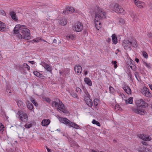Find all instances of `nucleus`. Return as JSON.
I'll return each instance as SVG.
<instances>
[{
    "instance_id": "603ef678",
    "label": "nucleus",
    "mask_w": 152,
    "mask_h": 152,
    "mask_svg": "<svg viewBox=\"0 0 152 152\" xmlns=\"http://www.w3.org/2000/svg\"><path fill=\"white\" fill-rule=\"evenodd\" d=\"M135 60L137 63H138L139 61V59L137 58H136Z\"/></svg>"
},
{
    "instance_id": "20e7f679",
    "label": "nucleus",
    "mask_w": 152,
    "mask_h": 152,
    "mask_svg": "<svg viewBox=\"0 0 152 152\" xmlns=\"http://www.w3.org/2000/svg\"><path fill=\"white\" fill-rule=\"evenodd\" d=\"M60 121L65 124L67 125L70 127H73L75 129H77L79 126L76 124L66 118H59Z\"/></svg>"
},
{
    "instance_id": "2eb2a0df",
    "label": "nucleus",
    "mask_w": 152,
    "mask_h": 152,
    "mask_svg": "<svg viewBox=\"0 0 152 152\" xmlns=\"http://www.w3.org/2000/svg\"><path fill=\"white\" fill-rule=\"evenodd\" d=\"M74 70L76 73L81 74L82 72V68L79 65H76L74 67Z\"/></svg>"
},
{
    "instance_id": "4468645a",
    "label": "nucleus",
    "mask_w": 152,
    "mask_h": 152,
    "mask_svg": "<svg viewBox=\"0 0 152 152\" xmlns=\"http://www.w3.org/2000/svg\"><path fill=\"white\" fill-rule=\"evenodd\" d=\"M123 46L125 49H127L128 48H130L131 46V43L129 41L127 40H125L123 41Z\"/></svg>"
},
{
    "instance_id": "79ce46f5",
    "label": "nucleus",
    "mask_w": 152,
    "mask_h": 152,
    "mask_svg": "<svg viewBox=\"0 0 152 152\" xmlns=\"http://www.w3.org/2000/svg\"><path fill=\"white\" fill-rule=\"evenodd\" d=\"M135 76L137 79L138 80V77H139V73L138 72H136L134 74Z\"/></svg>"
},
{
    "instance_id": "c9c22d12",
    "label": "nucleus",
    "mask_w": 152,
    "mask_h": 152,
    "mask_svg": "<svg viewBox=\"0 0 152 152\" xmlns=\"http://www.w3.org/2000/svg\"><path fill=\"white\" fill-rule=\"evenodd\" d=\"M4 128V126L1 124L0 123V133L3 132V129Z\"/></svg>"
},
{
    "instance_id": "13d9d810",
    "label": "nucleus",
    "mask_w": 152,
    "mask_h": 152,
    "mask_svg": "<svg viewBox=\"0 0 152 152\" xmlns=\"http://www.w3.org/2000/svg\"><path fill=\"white\" fill-rule=\"evenodd\" d=\"M57 42V40L56 39H55L53 40V42L54 43H56Z\"/></svg>"
},
{
    "instance_id": "5fc2aeb1",
    "label": "nucleus",
    "mask_w": 152,
    "mask_h": 152,
    "mask_svg": "<svg viewBox=\"0 0 152 152\" xmlns=\"http://www.w3.org/2000/svg\"><path fill=\"white\" fill-rule=\"evenodd\" d=\"M47 149V151L48 152H50V150L47 147H46Z\"/></svg>"
},
{
    "instance_id": "9b49d317",
    "label": "nucleus",
    "mask_w": 152,
    "mask_h": 152,
    "mask_svg": "<svg viewBox=\"0 0 152 152\" xmlns=\"http://www.w3.org/2000/svg\"><path fill=\"white\" fill-rule=\"evenodd\" d=\"M132 111L134 113L141 115H144L146 113V112L143 109H138L132 107Z\"/></svg>"
},
{
    "instance_id": "3c124183",
    "label": "nucleus",
    "mask_w": 152,
    "mask_h": 152,
    "mask_svg": "<svg viewBox=\"0 0 152 152\" xmlns=\"http://www.w3.org/2000/svg\"><path fill=\"white\" fill-rule=\"evenodd\" d=\"M1 13L4 15H6V13L4 11H2L1 12Z\"/></svg>"
},
{
    "instance_id": "a878e982",
    "label": "nucleus",
    "mask_w": 152,
    "mask_h": 152,
    "mask_svg": "<svg viewBox=\"0 0 152 152\" xmlns=\"http://www.w3.org/2000/svg\"><path fill=\"white\" fill-rule=\"evenodd\" d=\"M59 21V23L63 26L66 25L67 22L65 18L62 19Z\"/></svg>"
},
{
    "instance_id": "2f4dec72",
    "label": "nucleus",
    "mask_w": 152,
    "mask_h": 152,
    "mask_svg": "<svg viewBox=\"0 0 152 152\" xmlns=\"http://www.w3.org/2000/svg\"><path fill=\"white\" fill-rule=\"evenodd\" d=\"M130 42L131 43V45H132L133 47H136L137 46V42L136 41L133 40Z\"/></svg>"
},
{
    "instance_id": "e2e57ef3",
    "label": "nucleus",
    "mask_w": 152,
    "mask_h": 152,
    "mask_svg": "<svg viewBox=\"0 0 152 152\" xmlns=\"http://www.w3.org/2000/svg\"><path fill=\"white\" fill-rule=\"evenodd\" d=\"M74 95L76 97H77V94H74Z\"/></svg>"
},
{
    "instance_id": "5701e85b",
    "label": "nucleus",
    "mask_w": 152,
    "mask_h": 152,
    "mask_svg": "<svg viewBox=\"0 0 152 152\" xmlns=\"http://www.w3.org/2000/svg\"><path fill=\"white\" fill-rule=\"evenodd\" d=\"M17 104L20 108H23L25 106V104L22 101L19 100Z\"/></svg>"
},
{
    "instance_id": "49530a36",
    "label": "nucleus",
    "mask_w": 152,
    "mask_h": 152,
    "mask_svg": "<svg viewBox=\"0 0 152 152\" xmlns=\"http://www.w3.org/2000/svg\"><path fill=\"white\" fill-rule=\"evenodd\" d=\"M145 65L148 68H151V66L150 65L148 64L147 63H145Z\"/></svg>"
},
{
    "instance_id": "a18cd8bd",
    "label": "nucleus",
    "mask_w": 152,
    "mask_h": 152,
    "mask_svg": "<svg viewBox=\"0 0 152 152\" xmlns=\"http://www.w3.org/2000/svg\"><path fill=\"white\" fill-rule=\"evenodd\" d=\"M66 37L67 38H70L72 39H73L74 38V36L73 35H71L68 36H66Z\"/></svg>"
},
{
    "instance_id": "6e6552de",
    "label": "nucleus",
    "mask_w": 152,
    "mask_h": 152,
    "mask_svg": "<svg viewBox=\"0 0 152 152\" xmlns=\"http://www.w3.org/2000/svg\"><path fill=\"white\" fill-rule=\"evenodd\" d=\"M142 94L147 97L151 98L152 97L151 94L149 90L146 87H144L141 90Z\"/></svg>"
},
{
    "instance_id": "c85d7f7f",
    "label": "nucleus",
    "mask_w": 152,
    "mask_h": 152,
    "mask_svg": "<svg viewBox=\"0 0 152 152\" xmlns=\"http://www.w3.org/2000/svg\"><path fill=\"white\" fill-rule=\"evenodd\" d=\"M34 73L35 75L38 77H42V75L37 71H34Z\"/></svg>"
},
{
    "instance_id": "bb28decb",
    "label": "nucleus",
    "mask_w": 152,
    "mask_h": 152,
    "mask_svg": "<svg viewBox=\"0 0 152 152\" xmlns=\"http://www.w3.org/2000/svg\"><path fill=\"white\" fill-rule=\"evenodd\" d=\"M26 104L27 107L30 110H32L33 108V106L32 104L30 103L29 101H27Z\"/></svg>"
},
{
    "instance_id": "72a5a7b5",
    "label": "nucleus",
    "mask_w": 152,
    "mask_h": 152,
    "mask_svg": "<svg viewBox=\"0 0 152 152\" xmlns=\"http://www.w3.org/2000/svg\"><path fill=\"white\" fill-rule=\"evenodd\" d=\"M130 15L131 17L133 19V20H134V19L136 17V15L134 12H131L130 13Z\"/></svg>"
},
{
    "instance_id": "338daca9",
    "label": "nucleus",
    "mask_w": 152,
    "mask_h": 152,
    "mask_svg": "<svg viewBox=\"0 0 152 152\" xmlns=\"http://www.w3.org/2000/svg\"><path fill=\"white\" fill-rule=\"evenodd\" d=\"M37 42V41H36V40L35 41V42Z\"/></svg>"
},
{
    "instance_id": "a19ab883",
    "label": "nucleus",
    "mask_w": 152,
    "mask_h": 152,
    "mask_svg": "<svg viewBox=\"0 0 152 152\" xmlns=\"http://www.w3.org/2000/svg\"><path fill=\"white\" fill-rule=\"evenodd\" d=\"M6 91L7 93H8V94H7L9 95L10 96L11 95V91L9 89H6Z\"/></svg>"
},
{
    "instance_id": "4c0bfd02",
    "label": "nucleus",
    "mask_w": 152,
    "mask_h": 152,
    "mask_svg": "<svg viewBox=\"0 0 152 152\" xmlns=\"http://www.w3.org/2000/svg\"><path fill=\"white\" fill-rule=\"evenodd\" d=\"M109 89L110 93L112 94L113 93L114 91V89L111 86H110L109 87Z\"/></svg>"
},
{
    "instance_id": "cd10ccee",
    "label": "nucleus",
    "mask_w": 152,
    "mask_h": 152,
    "mask_svg": "<svg viewBox=\"0 0 152 152\" xmlns=\"http://www.w3.org/2000/svg\"><path fill=\"white\" fill-rule=\"evenodd\" d=\"M133 98L132 97H130L128 99L125 100L126 103V104H132L133 103Z\"/></svg>"
},
{
    "instance_id": "393cba45",
    "label": "nucleus",
    "mask_w": 152,
    "mask_h": 152,
    "mask_svg": "<svg viewBox=\"0 0 152 152\" xmlns=\"http://www.w3.org/2000/svg\"><path fill=\"white\" fill-rule=\"evenodd\" d=\"M84 81L88 86H91L92 85V83L90 79L86 77L84 79Z\"/></svg>"
},
{
    "instance_id": "58836bf2",
    "label": "nucleus",
    "mask_w": 152,
    "mask_h": 152,
    "mask_svg": "<svg viewBox=\"0 0 152 152\" xmlns=\"http://www.w3.org/2000/svg\"><path fill=\"white\" fill-rule=\"evenodd\" d=\"M142 54L144 57L145 58H147L148 57V55L147 53L145 52H143Z\"/></svg>"
},
{
    "instance_id": "de8ad7c7",
    "label": "nucleus",
    "mask_w": 152,
    "mask_h": 152,
    "mask_svg": "<svg viewBox=\"0 0 152 152\" xmlns=\"http://www.w3.org/2000/svg\"><path fill=\"white\" fill-rule=\"evenodd\" d=\"M148 36L149 38L152 37V33H148Z\"/></svg>"
},
{
    "instance_id": "f8f14e48",
    "label": "nucleus",
    "mask_w": 152,
    "mask_h": 152,
    "mask_svg": "<svg viewBox=\"0 0 152 152\" xmlns=\"http://www.w3.org/2000/svg\"><path fill=\"white\" fill-rule=\"evenodd\" d=\"M137 137L140 139L145 141H150L151 139L149 136L143 134H139Z\"/></svg>"
},
{
    "instance_id": "473e14b6",
    "label": "nucleus",
    "mask_w": 152,
    "mask_h": 152,
    "mask_svg": "<svg viewBox=\"0 0 152 152\" xmlns=\"http://www.w3.org/2000/svg\"><path fill=\"white\" fill-rule=\"evenodd\" d=\"M23 67L26 69L28 70H30V68L29 66H28L27 64L26 63H24L23 65Z\"/></svg>"
},
{
    "instance_id": "1a4fd4ad",
    "label": "nucleus",
    "mask_w": 152,
    "mask_h": 152,
    "mask_svg": "<svg viewBox=\"0 0 152 152\" xmlns=\"http://www.w3.org/2000/svg\"><path fill=\"white\" fill-rule=\"evenodd\" d=\"M73 28L77 32L81 31L83 28V25L80 22H77L75 24Z\"/></svg>"
},
{
    "instance_id": "e433bc0d",
    "label": "nucleus",
    "mask_w": 152,
    "mask_h": 152,
    "mask_svg": "<svg viewBox=\"0 0 152 152\" xmlns=\"http://www.w3.org/2000/svg\"><path fill=\"white\" fill-rule=\"evenodd\" d=\"M32 126L31 124H28V123L26 124H25V126L26 128H29L31 127Z\"/></svg>"
},
{
    "instance_id": "f03ea898",
    "label": "nucleus",
    "mask_w": 152,
    "mask_h": 152,
    "mask_svg": "<svg viewBox=\"0 0 152 152\" xmlns=\"http://www.w3.org/2000/svg\"><path fill=\"white\" fill-rule=\"evenodd\" d=\"M56 101H53L52 102V105L54 107H56L57 106L58 108L57 109L58 111H62L64 113L67 114L68 112L65 108V107L64 105L63 104L61 101L59 99H57Z\"/></svg>"
},
{
    "instance_id": "ea45409f",
    "label": "nucleus",
    "mask_w": 152,
    "mask_h": 152,
    "mask_svg": "<svg viewBox=\"0 0 152 152\" xmlns=\"http://www.w3.org/2000/svg\"><path fill=\"white\" fill-rule=\"evenodd\" d=\"M119 21L122 24H123L125 22L124 20L121 18L119 19Z\"/></svg>"
},
{
    "instance_id": "f3484780",
    "label": "nucleus",
    "mask_w": 152,
    "mask_h": 152,
    "mask_svg": "<svg viewBox=\"0 0 152 152\" xmlns=\"http://www.w3.org/2000/svg\"><path fill=\"white\" fill-rule=\"evenodd\" d=\"M42 65L47 71L50 72L51 71V68L48 64L43 62L42 63Z\"/></svg>"
},
{
    "instance_id": "b1692460",
    "label": "nucleus",
    "mask_w": 152,
    "mask_h": 152,
    "mask_svg": "<svg viewBox=\"0 0 152 152\" xmlns=\"http://www.w3.org/2000/svg\"><path fill=\"white\" fill-rule=\"evenodd\" d=\"M95 24L96 28L97 30H99V29L101 28V23L99 22V21H97L96 20H95Z\"/></svg>"
},
{
    "instance_id": "6ab92c4d",
    "label": "nucleus",
    "mask_w": 152,
    "mask_h": 152,
    "mask_svg": "<svg viewBox=\"0 0 152 152\" xmlns=\"http://www.w3.org/2000/svg\"><path fill=\"white\" fill-rule=\"evenodd\" d=\"M5 24L0 21V31H5Z\"/></svg>"
},
{
    "instance_id": "7c9ffc66",
    "label": "nucleus",
    "mask_w": 152,
    "mask_h": 152,
    "mask_svg": "<svg viewBox=\"0 0 152 152\" xmlns=\"http://www.w3.org/2000/svg\"><path fill=\"white\" fill-rule=\"evenodd\" d=\"M92 123L93 124H96L99 126H100V123L98 121H96L95 120H93L92 121Z\"/></svg>"
},
{
    "instance_id": "c03bdc74",
    "label": "nucleus",
    "mask_w": 152,
    "mask_h": 152,
    "mask_svg": "<svg viewBox=\"0 0 152 152\" xmlns=\"http://www.w3.org/2000/svg\"><path fill=\"white\" fill-rule=\"evenodd\" d=\"M76 91L78 92H81V89L78 87H77L76 88Z\"/></svg>"
},
{
    "instance_id": "aec40b11",
    "label": "nucleus",
    "mask_w": 152,
    "mask_h": 152,
    "mask_svg": "<svg viewBox=\"0 0 152 152\" xmlns=\"http://www.w3.org/2000/svg\"><path fill=\"white\" fill-rule=\"evenodd\" d=\"M123 89L124 91L128 94H131V91L130 88L128 86L124 87Z\"/></svg>"
},
{
    "instance_id": "0eeeda50",
    "label": "nucleus",
    "mask_w": 152,
    "mask_h": 152,
    "mask_svg": "<svg viewBox=\"0 0 152 152\" xmlns=\"http://www.w3.org/2000/svg\"><path fill=\"white\" fill-rule=\"evenodd\" d=\"M112 10L115 12L118 13H121L124 12V10L123 8L121 6H119L117 4L115 3L113 5Z\"/></svg>"
},
{
    "instance_id": "f704fd0d",
    "label": "nucleus",
    "mask_w": 152,
    "mask_h": 152,
    "mask_svg": "<svg viewBox=\"0 0 152 152\" xmlns=\"http://www.w3.org/2000/svg\"><path fill=\"white\" fill-rule=\"evenodd\" d=\"M99 100L96 99H95L94 101V105L96 107L97 106L98 103L99 102Z\"/></svg>"
},
{
    "instance_id": "7ed1b4c3",
    "label": "nucleus",
    "mask_w": 152,
    "mask_h": 152,
    "mask_svg": "<svg viewBox=\"0 0 152 152\" xmlns=\"http://www.w3.org/2000/svg\"><path fill=\"white\" fill-rule=\"evenodd\" d=\"M98 12L95 14L94 20L98 21L100 20L104 19L106 18V13L100 8L98 7L97 8Z\"/></svg>"
},
{
    "instance_id": "69168bd1",
    "label": "nucleus",
    "mask_w": 152,
    "mask_h": 152,
    "mask_svg": "<svg viewBox=\"0 0 152 152\" xmlns=\"http://www.w3.org/2000/svg\"><path fill=\"white\" fill-rule=\"evenodd\" d=\"M117 50L118 51H119V50L117 49Z\"/></svg>"
},
{
    "instance_id": "423d86ee",
    "label": "nucleus",
    "mask_w": 152,
    "mask_h": 152,
    "mask_svg": "<svg viewBox=\"0 0 152 152\" xmlns=\"http://www.w3.org/2000/svg\"><path fill=\"white\" fill-rule=\"evenodd\" d=\"M136 104L137 106L139 107H146L148 106V104L142 99L137 100Z\"/></svg>"
},
{
    "instance_id": "680f3d73",
    "label": "nucleus",
    "mask_w": 152,
    "mask_h": 152,
    "mask_svg": "<svg viewBox=\"0 0 152 152\" xmlns=\"http://www.w3.org/2000/svg\"><path fill=\"white\" fill-rule=\"evenodd\" d=\"M91 152H97L96 151H95L94 150H92Z\"/></svg>"
},
{
    "instance_id": "c756f323",
    "label": "nucleus",
    "mask_w": 152,
    "mask_h": 152,
    "mask_svg": "<svg viewBox=\"0 0 152 152\" xmlns=\"http://www.w3.org/2000/svg\"><path fill=\"white\" fill-rule=\"evenodd\" d=\"M30 101L33 104H34L35 106H38V104L37 102H35L34 99L31 97L30 98Z\"/></svg>"
},
{
    "instance_id": "864d4df0",
    "label": "nucleus",
    "mask_w": 152,
    "mask_h": 152,
    "mask_svg": "<svg viewBox=\"0 0 152 152\" xmlns=\"http://www.w3.org/2000/svg\"><path fill=\"white\" fill-rule=\"evenodd\" d=\"M149 85L150 88L152 90V85L149 84Z\"/></svg>"
},
{
    "instance_id": "a211bd4d",
    "label": "nucleus",
    "mask_w": 152,
    "mask_h": 152,
    "mask_svg": "<svg viewBox=\"0 0 152 152\" xmlns=\"http://www.w3.org/2000/svg\"><path fill=\"white\" fill-rule=\"evenodd\" d=\"M50 120L49 119H44L42 121L41 124L42 126H47L50 124Z\"/></svg>"
},
{
    "instance_id": "9d476101",
    "label": "nucleus",
    "mask_w": 152,
    "mask_h": 152,
    "mask_svg": "<svg viewBox=\"0 0 152 152\" xmlns=\"http://www.w3.org/2000/svg\"><path fill=\"white\" fill-rule=\"evenodd\" d=\"M84 92L86 95V96L85 98V102L89 107H91L93 105L92 101L90 98L89 95L88 94V92L85 91Z\"/></svg>"
},
{
    "instance_id": "37998d69",
    "label": "nucleus",
    "mask_w": 152,
    "mask_h": 152,
    "mask_svg": "<svg viewBox=\"0 0 152 152\" xmlns=\"http://www.w3.org/2000/svg\"><path fill=\"white\" fill-rule=\"evenodd\" d=\"M117 61H114L112 62L114 64V67L115 68H116L117 67V65L116 64Z\"/></svg>"
},
{
    "instance_id": "6e6d98bb",
    "label": "nucleus",
    "mask_w": 152,
    "mask_h": 152,
    "mask_svg": "<svg viewBox=\"0 0 152 152\" xmlns=\"http://www.w3.org/2000/svg\"><path fill=\"white\" fill-rule=\"evenodd\" d=\"M28 62L32 64H33L34 62L33 61H29Z\"/></svg>"
},
{
    "instance_id": "39448f33",
    "label": "nucleus",
    "mask_w": 152,
    "mask_h": 152,
    "mask_svg": "<svg viewBox=\"0 0 152 152\" xmlns=\"http://www.w3.org/2000/svg\"><path fill=\"white\" fill-rule=\"evenodd\" d=\"M18 114L19 116L20 119L22 121L25 122H27L28 117L26 113L20 111H18Z\"/></svg>"
},
{
    "instance_id": "0e129e2a",
    "label": "nucleus",
    "mask_w": 152,
    "mask_h": 152,
    "mask_svg": "<svg viewBox=\"0 0 152 152\" xmlns=\"http://www.w3.org/2000/svg\"><path fill=\"white\" fill-rule=\"evenodd\" d=\"M140 152H145V151H144L143 150V151H140Z\"/></svg>"
},
{
    "instance_id": "774afa93",
    "label": "nucleus",
    "mask_w": 152,
    "mask_h": 152,
    "mask_svg": "<svg viewBox=\"0 0 152 152\" xmlns=\"http://www.w3.org/2000/svg\"><path fill=\"white\" fill-rule=\"evenodd\" d=\"M151 108H152V106H151Z\"/></svg>"
},
{
    "instance_id": "4d7b16f0",
    "label": "nucleus",
    "mask_w": 152,
    "mask_h": 152,
    "mask_svg": "<svg viewBox=\"0 0 152 152\" xmlns=\"http://www.w3.org/2000/svg\"><path fill=\"white\" fill-rule=\"evenodd\" d=\"M140 148V149H142L143 150H146V148L144 146H143V147H141Z\"/></svg>"
},
{
    "instance_id": "bf43d9fd",
    "label": "nucleus",
    "mask_w": 152,
    "mask_h": 152,
    "mask_svg": "<svg viewBox=\"0 0 152 152\" xmlns=\"http://www.w3.org/2000/svg\"><path fill=\"white\" fill-rule=\"evenodd\" d=\"M84 72L85 75H87V71H86L84 70Z\"/></svg>"
},
{
    "instance_id": "09e8293b",
    "label": "nucleus",
    "mask_w": 152,
    "mask_h": 152,
    "mask_svg": "<svg viewBox=\"0 0 152 152\" xmlns=\"http://www.w3.org/2000/svg\"><path fill=\"white\" fill-rule=\"evenodd\" d=\"M141 143H142V144L144 145H147V144L146 142H145V141H142Z\"/></svg>"
},
{
    "instance_id": "dca6fc26",
    "label": "nucleus",
    "mask_w": 152,
    "mask_h": 152,
    "mask_svg": "<svg viewBox=\"0 0 152 152\" xmlns=\"http://www.w3.org/2000/svg\"><path fill=\"white\" fill-rule=\"evenodd\" d=\"M74 9L72 7H66L64 11L63 12V13L65 14L69 13V12L72 13L74 12Z\"/></svg>"
},
{
    "instance_id": "052dcab7",
    "label": "nucleus",
    "mask_w": 152,
    "mask_h": 152,
    "mask_svg": "<svg viewBox=\"0 0 152 152\" xmlns=\"http://www.w3.org/2000/svg\"><path fill=\"white\" fill-rule=\"evenodd\" d=\"M111 39L110 38H108V41L109 42H110V41H111Z\"/></svg>"
},
{
    "instance_id": "4be33fe9",
    "label": "nucleus",
    "mask_w": 152,
    "mask_h": 152,
    "mask_svg": "<svg viewBox=\"0 0 152 152\" xmlns=\"http://www.w3.org/2000/svg\"><path fill=\"white\" fill-rule=\"evenodd\" d=\"M111 37L113 42L114 44H116L117 43V39L116 35L115 34H113Z\"/></svg>"
},
{
    "instance_id": "f257e3e1",
    "label": "nucleus",
    "mask_w": 152,
    "mask_h": 152,
    "mask_svg": "<svg viewBox=\"0 0 152 152\" xmlns=\"http://www.w3.org/2000/svg\"><path fill=\"white\" fill-rule=\"evenodd\" d=\"M14 31L15 34H18L17 36L19 39L28 40L31 38L30 30L26 28L24 25H16Z\"/></svg>"
},
{
    "instance_id": "8fccbe9b",
    "label": "nucleus",
    "mask_w": 152,
    "mask_h": 152,
    "mask_svg": "<svg viewBox=\"0 0 152 152\" xmlns=\"http://www.w3.org/2000/svg\"><path fill=\"white\" fill-rule=\"evenodd\" d=\"M45 100L47 102H50V100L48 98H46Z\"/></svg>"
},
{
    "instance_id": "412c9836",
    "label": "nucleus",
    "mask_w": 152,
    "mask_h": 152,
    "mask_svg": "<svg viewBox=\"0 0 152 152\" xmlns=\"http://www.w3.org/2000/svg\"><path fill=\"white\" fill-rule=\"evenodd\" d=\"M10 14L13 20H17V18L16 17L15 13L14 12L12 11L10 12Z\"/></svg>"
},
{
    "instance_id": "ddd939ff",
    "label": "nucleus",
    "mask_w": 152,
    "mask_h": 152,
    "mask_svg": "<svg viewBox=\"0 0 152 152\" xmlns=\"http://www.w3.org/2000/svg\"><path fill=\"white\" fill-rule=\"evenodd\" d=\"M134 3L138 7L140 8H142L145 7V4L144 2L138 0H134Z\"/></svg>"
}]
</instances>
